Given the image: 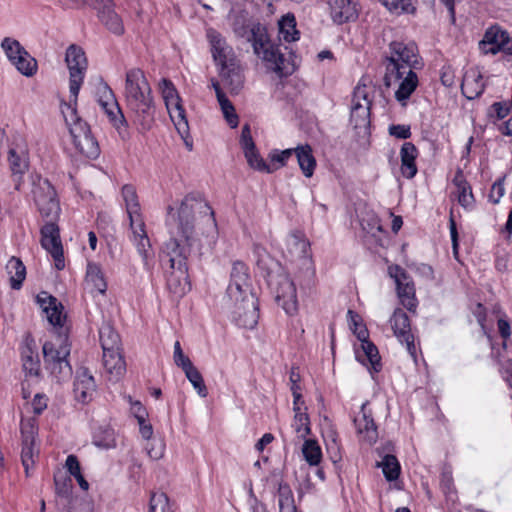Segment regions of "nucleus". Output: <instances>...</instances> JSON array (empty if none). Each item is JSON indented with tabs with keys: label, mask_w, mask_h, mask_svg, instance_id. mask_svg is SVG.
Returning <instances> with one entry per match:
<instances>
[{
	"label": "nucleus",
	"mask_w": 512,
	"mask_h": 512,
	"mask_svg": "<svg viewBox=\"0 0 512 512\" xmlns=\"http://www.w3.org/2000/svg\"><path fill=\"white\" fill-rule=\"evenodd\" d=\"M202 209L209 211V220L215 225L214 212L199 193L187 194L176 211L168 206L166 224L170 239L163 246L160 263L168 289L177 296L191 290L188 258L192 254L202 255L201 243L194 233V214Z\"/></svg>",
	"instance_id": "1"
},
{
	"label": "nucleus",
	"mask_w": 512,
	"mask_h": 512,
	"mask_svg": "<svg viewBox=\"0 0 512 512\" xmlns=\"http://www.w3.org/2000/svg\"><path fill=\"white\" fill-rule=\"evenodd\" d=\"M36 302L53 327L56 340L46 341L42 352L45 369L57 382L68 380L72 376V366L68 360L71 353L69 327L65 324L64 306L58 299L46 291L36 296Z\"/></svg>",
	"instance_id": "2"
},
{
	"label": "nucleus",
	"mask_w": 512,
	"mask_h": 512,
	"mask_svg": "<svg viewBox=\"0 0 512 512\" xmlns=\"http://www.w3.org/2000/svg\"><path fill=\"white\" fill-rule=\"evenodd\" d=\"M231 27L235 36L251 43L254 53L280 78L288 77L296 71L298 67L296 54L284 46L288 54L286 55L281 50V44L271 41L266 26L252 20L248 12L241 10L233 14Z\"/></svg>",
	"instance_id": "3"
},
{
	"label": "nucleus",
	"mask_w": 512,
	"mask_h": 512,
	"mask_svg": "<svg viewBox=\"0 0 512 512\" xmlns=\"http://www.w3.org/2000/svg\"><path fill=\"white\" fill-rule=\"evenodd\" d=\"M250 280L248 266L243 261H234L226 291L227 306L235 324L245 329L255 328L259 319L258 299L251 291Z\"/></svg>",
	"instance_id": "4"
},
{
	"label": "nucleus",
	"mask_w": 512,
	"mask_h": 512,
	"mask_svg": "<svg viewBox=\"0 0 512 512\" xmlns=\"http://www.w3.org/2000/svg\"><path fill=\"white\" fill-rule=\"evenodd\" d=\"M124 98L126 109L137 129L144 133L155 123L156 105L151 86L140 68L127 70Z\"/></svg>",
	"instance_id": "5"
},
{
	"label": "nucleus",
	"mask_w": 512,
	"mask_h": 512,
	"mask_svg": "<svg viewBox=\"0 0 512 512\" xmlns=\"http://www.w3.org/2000/svg\"><path fill=\"white\" fill-rule=\"evenodd\" d=\"M76 105L70 100L68 104H65V108L62 109L73 145L84 157L93 160L97 159L100 155L98 141L93 136L90 125L78 115Z\"/></svg>",
	"instance_id": "6"
},
{
	"label": "nucleus",
	"mask_w": 512,
	"mask_h": 512,
	"mask_svg": "<svg viewBox=\"0 0 512 512\" xmlns=\"http://www.w3.org/2000/svg\"><path fill=\"white\" fill-rule=\"evenodd\" d=\"M390 56H386V73L384 76V84L386 87L391 86L392 77L395 80L402 79L406 73V69L418 68V48L414 42L403 43L400 41H392L389 44Z\"/></svg>",
	"instance_id": "7"
},
{
	"label": "nucleus",
	"mask_w": 512,
	"mask_h": 512,
	"mask_svg": "<svg viewBox=\"0 0 512 512\" xmlns=\"http://www.w3.org/2000/svg\"><path fill=\"white\" fill-rule=\"evenodd\" d=\"M267 285L275 296V301L288 315L298 312L297 291L294 282L283 271L274 278L269 279Z\"/></svg>",
	"instance_id": "8"
},
{
	"label": "nucleus",
	"mask_w": 512,
	"mask_h": 512,
	"mask_svg": "<svg viewBox=\"0 0 512 512\" xmlns=\"http://www.w3.org/2000/svg\"><path fill=\"white\" fill-rule=\"evenodd\" d=\"M65 61L69 69V92L74 104H77L78 94L87 69V59L83 49L75 44L66 50Z\"/></svg>",
	"instance_id": "9"
},
{
	"label": "nucleus",
	"mask_w": 512,
	"mask_h": 512,
	"mask_svg": "<svg viewBox=\"0 0 512 512\" xmlns=\"http://www.w3.org/2000/svg\"><path fill=\"white\" fill-rule=\"evenodd\" d=\"M33 194L41 216L48 219V222H55L61 209L52 184L47 179L40 181L33 190Z\"/></svg>",
	"instance_id": "10"
},
{
	"label": "nucleus",
	"mask_w": 512,
	"mask_h": 512,
	"mask_svg": "<svg viewBox=\"0 0 512 512\" xmlns=\"http://www.w3.org/2000/svg\"><path fill=\"white\" fill-rule=\"evenodd\" d=\"M388 273L395 281L397 295L401 304L407 310L415 312L418 301L415 297V285L410 275L399 265L389 266Z\"/></svg>",
	"instance_id": "11"
},
{
	"label": "nucleus",
	"mask_w": 512,
	"mask_h": 512,
	"mask_svg": "<svg viewBox=\"0 0 512 512\" xmlns=\"http://www.w3.org/2000/svg\"><path fill=\"white\" fill-rule=\"evenodd\" d=\"M41 245L52 256L57 270H63L65 259L59 227L55 222H46L41 228Z\"/></svg>",
	"instance_id": "12"
},
{
	"label": "nucleus",
	"mask_w": 512,
	"mask_h": 512,
	"mask_svg": "<svg viewBox=\"0 0 512 512\" xmlns=\"http://www.w3.org/2000/svg\"><path fill=\"white\" fill-rule=\"evenodd\" d=\"M99 105L104 110L112 126L120 131L121 128H127L128 122L119 106L112 89L105 83L99 89Z\"/></svg>",
	"instance_id": "13"
},
{
	"label": "nucleus",
	"mask_w": 512,
	"mask_h": 512,
	"mask_svg": "<svg viewBox=\"0 0 512 512\" xmlns=\"http://www.w3.org/2000/svg\"><path fill=\"white\" fill-rule=\"evenodd\" d=\"M88 5L97 11L99 20L110 32L118 36L124 33L122 19L115 12L112 0H89Z\"/></svg>",
	"instance_id": "14"
},
{
	"label": "nucleus",
	"mask_w": 512,
	"mask_h": 512,
	"mask_svg": "<svg viewBox=\"0 0 512 512\" xmlns=\"http://www.w3.org/2000/svg\"><path fill=\"white\" fill-rule=\"evenodd\" d=\"M389 321L394 335L401 343L406 344L408 353L415 358L416 346L414 343V335L411 332L410 319L407 313L401 308H396Z\"/></svg>",
	"instance_id": "15"
},
{
	"label": "nucleus",
	"mask_w": 512,
	"mask_h": 512,
	"mask_svg": "<svg viewBox=\"0 0 512 512\" xmlns=\"http://www.w3.org/2000/svg\"><path fill=\"white\" fill-rule=\"evenodd\" d=\"M130 228L132 230L134 244L142 258L144 268L147 271H150L154 265V251L145 230V223L144 221H138L133 224L131 223Z\"/></svg>",
	"instance_id": "16"
},
{
	"label": "nucleus",
	"mask_w": 512,
	"mask_h": 512,
	"mask_svg": "<svg viewBox=\"0 0 512 512\" xmlns=\"http://www.w3.org/2000/svg\"><path fill=\"white\" fill-rule=\"evenodd\" d=\"M159 90L162 94L165 105L170 113L172 120H174V116L172 115V111L174 110L177 113V117L179 119L178 125L183 122V124L187 126L185 109L181 104V98L173 82L170 79L163 78L159 83Z\"/></svg>",
	"instance_id": "17"
},
{
	"label": "nucleus",
	"mask_w": 512,
	"mask_h": 512,
	"mask_svg": "<svg viewBox=\"0 0 512 512\" xmlns=\"http://www.w3.org/2000/svg\"><path fill=\"white\" fill-rule=\"evenodd\" d=\"M96 390L94 377L89 373L87 368H81L77 371L73 384V392L75 399L82 403H89Z\"/></svg>",
	"instance_id": "18"
},
{
	"label": "nucleus",
	"mask_w": 512,
	"mask_h": 512,
	"mask_svg": "<svg viewBox=\"0 0 512 512\" xmlns=\"http://www.w3.org/2000/svg\"><path fill=\"white\" fill-rule=\"evenodd\" d=\"M511 41L507 31L498 26H492L486 31L480 42V48L485 54H497L501 50L505 52V47L509 46Z\"/></svg>",
	"instance_id": "19"
},
{
	"label": "nucleus",
	"mask_w": 512,
	"mask_h": 512,
	"mask_svg": "<svg viewBox=\"0 0 512 512\" xmlns=\"http://www.w3.org/2000/svg\"><path fill=\"white\" fill-rule=\"evenodd\" d=\"M368 402H365L361 406L360 416L355 417L353 422L356 431L363 440L368 442L370 445L376 443L378 439V429L374 422L371 410H367Z\"/></svg>",
	"instance_id": "20"
},
{
	"label": "nucleus",
	"mask_w": 512,
	"mask_h": 512,
	"mask_svg": "<svg viewBox=\"0 0 512 512\" xmlns=\"http://www.w3.org/2000/svg\"><path fill=\"white\" fill-rule=\"evenodd\" d=\"M253 253L256 256V265L266 283L284 271L281 263L274 259L261 245H254Z\"/></svg>",
	"instance_id": "21"
},
{
	"label": "nucleus",
	"mask_w": 512,
	"mask_h": 512,
	"mask_svg": "<svg viewBox=\"0 0 512 512\" xmlns=\"http://www.w3.org/2000/svg\"><path fill=\"white\" fill-rule=\"evenodd\" d=\"M328 5L335 24L353 22L358 18L357 4L353 0H328Z\"/></svg>",
	"instance_id": "22"
},
{
	"label": "nucleus",
	"mask_w": 512,
	"mask_h": 512,
	"mask_svg": "<svg viewBox=\"0 0 512 512\" xmlns=\"http://www.w3.org/2000/svg\"><path fill=\"white\" fill-rule=\"evenodd\" d=\"M485 88L486 84L478 68H470L465 72L461 84V91L468 100L480 97L484 93Z\"/></svg>",
	"instance_id": "23"
},
{
	"label": "nucleus",
	"mask_w": 512,
	"mask_h": 512,
	"mask_svg": "<svg viewBox=\"0 0 512 512\" xmlns=\"http://www.w3.org/2000/svg\"><path fill=\"white\" fill-rule=\"evenodd\" d=\"M418 149L412 142H404L400 150L401 172L407 179H412L417 174L416 159Z\"/></svg>",
	"instance_id": "24"
},
{
	"label": "nucleus",
	"mask_w": 512,
	"mask_h": 512,
	"mask_svg": "<svg viewBox=\"0 0 512 512\" xmlns=\"http://www.w3.org/2000/svg\"><path fill=\"white\" fill-rule=\"evenodd\" d=\"M35 348L34 339L28 335L25 338V346L22 349L21 356L23 369L30 376H38L40 373V359Z\"/></svg>",
	"instance_id": "25"
},
{
	"label": "nucleus",
	"mask_w": 512,
	"mask_h": 512,
	"mask_svg": "<svg viewBox=\"0 0 512 512\" xmlns=\"http://www.w3.org/2000/svg\"><path fill=\"white\" fill-rule=\"evenodd\" d=\"M362 353L356 349V359L364 365L370 364V369L373 372H380L382 369L381 357L377 346L372 342L361 344Z\"/></svg>",
	"instance_id": "26"
},
{
	"label": "nucleus",
	"mask_w": 512,
	"mask_h": 512,
	"mask_svg": "<svg viewBox=\"0 0 512 512\" xmlns=\"http://www.w3.org/2000/svg\"><path fill=\"white\" fill-rule=\"evenodd\" d=\"M122 196L126 205L127 214L129 217L130 224L143 221L140 213V204L136 189L133 185L126 184L122 187Z\"/></svg>",
	"instance_id": "27"
},
{
	"label": "nucleus",
	"mask_w": 512,
	"mask_h": 512,
	"mask_svg": "<svg viewBox=\"0 0 512 512\" xmlns=\"http://www.w3.org/2000/svg\"><path fill=\"white\" fill-rule=\"evenodd\" d=\"M294 155L304 176L307 178L312 177L316 168V159L311 146L309 144L298 145L295 147Z\"/></svg>",
	"instance_id": "28"
},
{
	"label": "nucleus",
	"mask_w": 512,
	"mask_h": 512,
	"mask_svg": "<svg viewBox=\"0 0 512 512\" xmlns=\"http://www.w3.org/2000/svg\"><path fill=\"white\" fill-rule=\"evenodd\" d=\"M103 365L106 371L116 378L124 374L126 363L119 350L103 352Z\"/></svg>",
	"instance_id": "29"
},
{
	"label": "nucleus",
	"mask_w": 512,
	"mask_h": 512,
	"mask_svg": "<svg viewBox=\"0 0 512 512\" xmlns=\"http://www.w3.org/2000/svg\"><path fill=\"white\" fill-rule=\"evenodd\" d=\"M211 43V52L214 60L221 65L223 71L228 67L227 50L228 46L224 38L217 32L208 34Z\"/></svg>",
	"instance_id": "30"
},
{
	"label": "nucleus",
	"mask_w": 512,
	"mask_h": 512,
	"mask_svg": "<svg viewBox=\"0 0 512 512\" xmlns=\"http://www.w3.org/2000/svg\"><path fill=\"white\" fill-rule=\"evenodd\" d=\"M6 269L10 274V286L14 290L21 289L23 281L26 277V267L17 257H11L6 265Z\"/></svg>",
	"instance_id": "31"
},
{
	"label": "nucleus",
	"mask_w": 512,
	"mask_h": 512,
	"mask_svg": "<svg viewBox=\"0 0 512 512\" xmlns=\"http://www.w3.org/2000/svg\"><path fill=\"white\" fill-rule=\"evenodd\" d=\"M405 74L406 77L402 79L398 90L395 92V98L397 101L402 102L403 105H405L404 102L410 98L418 86V76L413 70L409 69Z\"/></svg>",
	"instance_id": "32"
},
{
	"label": "nucleus",
	"mask_w": 512,
	"mask_h": 512,
	"mask_svg": "<svg viewBox=\"0 0 512 512\" xmlns=\"http://www.w3.org/2000/svg\"><path fill=\"white\" fill-rule=\"evenodd\" d=\"M86 282L101 294L107 290V282L99 264L89 262L86 269Z\"/></svg>",
	"instance_id": "33"
},
{
	"label": "nucleus",
	"mask_w": 512,
	"mask_h": 512,
	"mask_svg": "<svg viewBox=\"0 0 512 512\" xmlns=\"http://www.w3.org/2000/svg\"><path fill=\"white\" fill-rule=\"evenodd\" d=\"M221 74L223 82L228 86L230 92L238 94L244 83V76L239 68H236L233 64H228V67L223 71L221 67Z\"/></svg>",
	"instance_id": "34"
},
{
	"label": "nucleus",
	"mask_w": 512,
	"mask_h": 512,
	"mask_svg": "<svg viewBox=\"0 0 512 512\" xmlns=\"http://www.w3.org/2000/svg\"><path fill=\"white\" fill-rule=\"evenodd\" d=\"M279 33L284 41L290 43L299 39L300 32L296 28V18L294 14L287 13L282 16L278 23Z\"/></svg>",
	"instance_id": "35"
},
{
	"label": "nucleus",
	"mask_w": 512,
	"mask_h": 512,
	"mask_svg": "<svg viewBox=\"0 0 512 512\" xmlns=\"http://www.w3.org/2000/svg\"><path fill=\"white\" fill-rule=\"evenodd\" d=\"M371 107L364 106L359 101L352 103L350 122L355 129L366 128L370 125Z\"/></svg>",
	"instance_id": "36"
},
{
	"label": "nucleus",
	"mask_w": 512,
	"mask_h": 512,
	"mask_svg": "<svg viewBox=\"0 0 512 512\" xmlns=\"http://www.w3.org/2000/svg\"><path fill=\"white\" fill-rule=\"evenodd\" d=\"M288 252L292 257L304 259L308 257L310 243L297 234H292L287 240Z\"/></svg>",
	"instance_id": "37"
},
{
	"label": "nucleus",
	"mask_w": 512,
	"mask_h": 512,
	"mask_svg": "<svg viewBox=\"0 0 512 512\" xmlns=\"http://www.w3.org/2000/svg\"><path fill=\"white\" fill-rule=\"evenodd\" d=\"M23 435L22 440V451H21V461L24 467L26 476H29V470L34 465V439L32 433L30 435H25L24 430H21Z\"/></svg>",
	"instance_id": "38"
},
{
	"label": "nucleus",
	"mask_w": 512,
	"mask_h": 512,
	"mask_svg": "<svg viewBox=\"0 0 512 512\" xmlns=\"http://www.w3.org/2000/svg\"><path fill=\"white\" fill-rule=\"evenodd\" d=\"M243 152L247 160V163L251 168L266 173H272L276 171V167H271L261 157L256 148V145H254V148L249 147L247 149H244Z\"/></svg>",
	"instance_id": "39"
},
{
	"label": "nucleus",
	"mask_w": 512,
	"mask_h": 512,
	"mask_svg": "<svg viewBox=\"0 0 512 512\" xmlns=\"http://www.w3.org/2000/svg\"><path fill=\"white\" fill-rule=\"evenodd\" d=\"M497 328L502 338V347L507 357L512 361V329L506 317H500L497 320Z\"/></svg>",
	"instance_id": "40"
},
{
	"label": "nucleus",
	"mask_w": 512,
	"mask_h": 512,
	"mask_svg": "<svg viewBox=\"0 0 512 512\" xmlns=\"http://www.w3.org/2000/svg\"><path fill=\"white\" fill-rule=\"evenodd\" d=\"M377 466L382 467L383 474L387 481L391 482L398 479L401 467L396 456L392 454L385 455L382 462L378 463Z\"/></svg>",
	"instance_id": "41"
},
{
	"label": "nucleus",
	"mask_w": 512,
	"mask_h": 512,
	"mask_svg": "<svg viewBox=\"0 0 512 512\" xmlns=\"http://www.w3.org/2000/svg\"><path fill=\"white\" fill-rule=\"evenodd\" d=\"M216 97L227 123L231 128H236L238 126V115L235 113L233 104L223 91H218V95Z\"/></svg>",
	"instance_id": "42"
},
{
	"label": "nucleus",
	"mask_w": 512,
	"mask_h": 512,
	"mask_svg": "<svg viewBox=\"0 0 512 512\" xmlns=\"http://www.w3.org/2000/svg\"><path fill=\"white\" fill-rule=\"evenodd\" d=\"M183 371L194 389H196L197 393L201 397H206L208 395V390L199 370L193 364H191L188 367H184Z\"/></svg>",
	"instance_id": "43"
},
{
	"label": "nucleus",
	"mask_w": 512,
	"mask_h": 512,
	"mask_svg": "<svg viewBox=\"0 0 512 512\" xmlns=\"http://www.w3.org/2000/svg\"><path fill=\"white\" fill-rule=\"evenodd\" d=\"M302 453H303L304 459L311 466H317L321 461V458H322L321 448L315 440H311V439L305 440L303 447H302Z\"/></svg>",
	"instance_id": "44"
},
{
	"label": "nucleus",
	"mask_w": 512,
	"mask_h": 512,
	"mask_svg": "<svg viewBox=\"0 0 512 512\" xmlns=\"http://www.w3.org/2000/svg\"><path fill=\"white\" fill-rule=\"evenodd\" d=\"M92 443L101 449H110L115 447L113 430L108 428L97 429L93 434Z\"/></svg>",
	"instance_id": "45"
},
{
	"label": "nucleus",
	"mask_w": 512,
	"mask_h": 512,
	"mask_svg": "<svg viewBox=\"0 0 512 512\" xmlns=\"http://www.w3.org/2000/svg\"><path fill=\"white\" fill-rule=\"evenodd\" d=\"M13 62L17 70L27 76H33L37 71V61L26 51V55H18Z\"/></svg>",
	"instance_id": "46"
},
{
	"label": "nucleus",
	"mask_w": 512,
	"mask_h": 512,
	"mask_svg": "<svg viewBox=\"0 0 512 512\" xmlns=\"http://www.w3.org/2000/svg\"><path fill=\"white\" fill-rule=\"evenodd\" d=\"M100 342L103 352L119 350L120 337L110 327L100 330Z\"/></svg>",
	"instance_id": "47"
},
{
	"label": "nucleus",
	"mask_w": 512,
	"mask_h": 512,
	"mask_svg": "<svg viewBox=\"0 0 512 512\" xmlns=\"http://www.w3.org/2000/svg\"><path fill=\"white\" fill-rule=\"evenodd\" d=\"M295 148H289L285 150L273 149L268 154L270 160V166L276 167V170L285 166L287 161L294 155Z\"/></svg>",
	"instance_id": "48"
},
{
	"label": "nucleus",
	"mask_w": 512,
	"mask_h": 512,
	"mask_svg": "<svg viewBox=\"0 0 512 512\" xmlns=\"http://www.w3.org/2000/svg\"><path fill=\"white\" fill-rule=\"evenodd\" d=\"M1 47L5 51L8 59L13 63L17 60L18 55H26L25 48L19 43V41L6 37L2 40Z\"/></svg>",
	"instance_id": "49"
},
{
	"label": "nucleus",
	"mask_w": 512,
	"mask_h": 512,
	"mask_svg": "<svg viewBox=\"0 0 512 512\" xmlns=\"http://www.w3.org/2000/svg\"><path fill=\"white\" fill-rule=\"evenodd\" d=\"M293 427L301 438H305L309 435L311 428L308 414L302 411L295 412Z\"/></svg>",
	"instance_id": "50"
},
{
	"label": "nucleus",
	"mask_w": 512,
	"mask_h": 512,
	"mask_svg": "<svg viewBox=\"0 0 512 512\" xmlns=\"http://www.w3.org/2000/svg\"><path fill=\"white\" fill-rule=\"evenodd\" d=\"M279 507L282 510L285 505L291 506L292 512H298L294 504V496L290 486L287 483L280 482L278 486Z\"/></svg>",
	"instance_id": "51"
},
{
	"label": "nucleus",
	"mask_w": 512,
	"mask_h": 512,
	"mask_svg": "<svg viewBox=\"0 0 512 512\" xmlns=\"http://www.w3.org/2000/svg\"><path fill=\"white\" fill-rule=\"evenodd\" d=\"M169 498L168 496L161 493H152L149 503V512H169Z\"/></svg>",
	"instance_id": "52"
},
{
	"label": "nucleus",
	"mask_w": 512,
	"mask_h": 512,
	"mask_svg": "<svg viewBox=\"0 0 512 512\" xmlns=\"http://www.w3.org/2000/svg\"><path fill=\"white\" fill-rule=\"evenodd\" d=\"M511 105L506 102H494L487 111L490 119L501 120L509 115Z\"/></svg>",
	"instance_id": "53"
},
{
	"label": "nucleus",
	"mask_w": 512,
	"mask_h": 512,
	"mask_svg": "<svg viewBox=\"0 0 512 512\" xmlns=\"http://www.w3.org/2000/svg\"><path fill=\"white\" fill-rule=\"evenodd\" d=\"M11 171L14 175H22L27 169V162L20 155L16 153L14 149L9 150L8 157Z\"/></svg>",
	"instance_id": "54"
},
{
	"label": "nucleus",
	"mask_w": 512,
	"mask_h": 512,
	"mask_svg": "<svg viewBox=\"0 0 512 512\" xmlns=\"http://www.w3.org/2000/svg\"><path fill=\"white\" fill-rule=\"evenodd\" d=\"M384 5L389 9L400 8L405 13H414L416 8L414 6L415 0H382Z\"/></svg>",
	"instance_id": "55"
},
{
	"label": "nucleus",
	"mask_w": 512,
	"mask_h": 512,
	"mask_svg": "<svg viewBox=\"0 0 512 512\" xmlns=\"http://www.w3.org/2000/svg\"><path fill=\"white\" fill-rule=\"evenodd\" d=\"M55 482V492L61 497L68 499L72 494V481L71 479L59 480L57 478L54 479Z\"/></svg>",
	"instance_id": "56"
},
{
	"label": "nucleus",
	"mask_w": 512,
	"mask_h": 512,
	"mask_svg": "<svg viewBox=\"0 0 512 512\" xmlns=\"http://www.w3.org/2000/svg\"><path fill=\"white\" fill-rule=\"evenodd\" d=\"M457 189L459 204L466 209L472 208L475 202L474 195L472 193V188L470 187V189H464V187H460Z\"/></svg>",
	"instance_id": "57"
},
{
	"label": "nucleus",
	"mask_w": 512,
	"mask_h": 512,
	"mask_svg": "<svg viewBox=\"0 0 512 512\" xmlns=\"http://www.w3.org/2000/svg\"><path fill=\"white\" fill-rule=\"evenodd\" d=\"M173 358H174V362L175 364L178 366V367H181L182 370L184 369V367H188L190 366L191 364H193L191 362V360L189 359V357H187L184 353H183V350L181 348V344L179 341H176L175 344H174V355H173Z\"/></svg>",
	"instance_id": "58"
},
{
	"label": "nucleus",
	"mask_w": 512,
	"mask_h": 512,
	"mask_svg": "<svg viewBox=\"0 0 512 512\" xmlns=\"http://www.w3.org/2000/svg\"><path fill=\"white\" fill-rule=\"evenodd\" d=\"M389 134L398 139H408L411 137V128L409 125L393 124L389 126Z\"/></svg>",
	"instance_id": "59"
},
{
	"label": "nucleus",
	"mask_w": 512,
	"mask_h": 512,
	"mask_svg": "<svg viewBox=\"0 0 512 512\" xmlns=\"http://www.w3.org/2000/svg\"><path fill=\"white\" fill-rule=\"evenodd\" d=\"M361 100L365 101V106H372V100L369 99V94L366 85L358 84L353 91L352 103H357V101L361 103Z\"/></svg>",
	"instance_id": "60"
},
{
	"label": "nucleus",
	"mask_w": 512,
	"mask_h": 512,
	"mask_svg": "<svg viewBox=\"0 0 512 512\" xmlns=\"http://www.w3.org/2000/svg\"><path fill=\"white\" fill-rule=\"evenodd\" d=\"M504 180H505V177L499 178L492 185V189L489 194V200L494 204H497L500 201L501 197L504 195V192H505Z\"/></svg>",
	"instance_id": "61"
},
{
	"label": "nucleus",
	"mask_w": 512,
	"mask_h": 512,
	"mask_svg": "<svg viewBox=\"0 0 512 512\" xmlns=\"http://www.w3.org/2000/svg\"><path fill=\"white\" fill-rule=\"evenodd\" d=\"M48 398L45 394L37 393L32 400L33 413L40 415L47 408Z\"/></svg>",
	"instance_id": "62"
},
{
	"label": "nucleus",
	"mask_w": 512,
	"mask_h": 512,
	"mask_svg": "<svg viewBox=\"0 0 512 512\" xmlns=\"http://www.w3.org/2000/svg\"><path fill=\"white\" fill-rule=\"evenodd\" d=\"M240 145L242 150L247 148H254V140L251 135V129L249 124H245L242 127L241 136H240Z\"/></svg>",
	"instance_id": "63"
},
{
	"label": "nucleus",
	"mask_w": 512,
	"mask_h": 512,
	"mask_svg": "<svg viewBox=\"0 0 512 512\" xmlns=\"http://www.w3.org/2000/svg\"><path fill=\"white\" fill-rule=\"evenodd\" d=\"M65 466L68 472L73 476H77L81 473V467L77 456L71 454L67 457Z\"/></svg>",
	"instance_id": "64"
}]
</instances>
